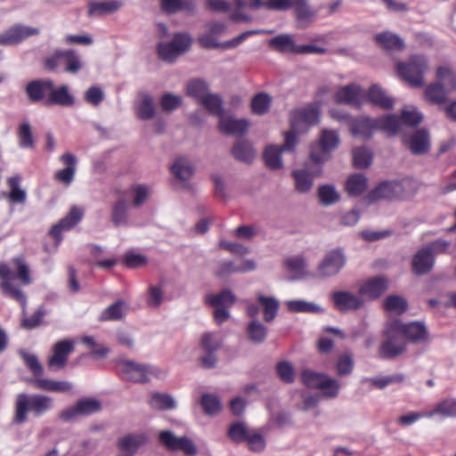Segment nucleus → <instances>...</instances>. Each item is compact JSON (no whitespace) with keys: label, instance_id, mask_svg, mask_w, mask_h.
<instances>
[{"label":"nucleus","instance_id":"1","mask_svg":"<svg viewBox=\"0 0 456 456\" xmlns=\"http://www.w3.org/2000/svg\"><path fill=\"white\" fill-rule=\"evenodd\" d=\"M320 115V107L315 103L291 111L290 130L284 134V143L281 146L269 145L264 152L266 166L271 169L281 168L283 167L281 153L294 151L297 143V136L305 133L309 126L317 124Z\"/></svg>","mask_w":456,"mask_h":456},{"label":"nucleus","instance_id":"2","mask_svg":"<svg viewBox=\"0 0 456 456\" xmlns=\"http://www.w3.org/2000/svg\"><path fill=\"white\" fill-rule=\"evenodd\" d=\"M14 280L19 281L22 285H29L32 282L29 266L21 256L13 257L10 265L5 262L0 263V289L4 297L16 300L24 308L27 297L20 287L14 283Z\"/></svg>","mask_w":456,"mask_h":456},{"label":"nucleus","instance_id":"3","mask_svg":"<svg viewBox=\"0 0 456 456\" xmlns=\"http://www.w3.org/2000/svg\"><path fill=\"white\" fill-rule=\"evenodd\" d=\"M400 122L395 115H387L380 118H370L359 117L350 121L351 133L362 140H368L377 130H380L388 135L397 134Z\"/></svg>","mask_w":456,"mask_h":456},{"label":"nucleus","instance_id":"4","mask_svg":"<svg viewBox=\"0 0 456 456\" xmlns=\"http://www.w3.org/2000/svg\"><path fill=\"white\" fill-rule=\"evenodd\" d=\"M116 370L123 380L134 383H148L152 378L163 379L166 376V372L156 365L128 359H118Z\"/></svg>","mask_w":456,"mask_h":456},{"label":"nucleus","instance_id":"5","mask_svg":"<svg viewBox=\"0 0 456 456\" xmlns=\"http://www.w3.org/2000/svg\"><path fill=\"white\" fill-rule=\"evenodd\" d=\"M52 407L53 400L48 396L20 394L16 398L13 421L17 424H21L27 419L28 411H31L37 416H39L49 411Z\"/></svg>","mask_w":456,"mask_h":456},{"label":"nucleus","instance_id":"6","mask_svg":"<svg viewBox=\"0 0 456 456\" xmlns=\"http://www.w3.org/2000/svg\"><path fill=\"white\" fill-rule=\"evenodd\" d=\"M428 68V59L419 54L411 55L406 62L396 63L398 76L412 87H420L424 85V75Z\"/></svg>","mask_w":456,"mask_h":456},{"label":"nucleus","instance_id":"7","mask_svg":"<svg viewBox=\"0 0 456 456\" xmlns=\"http://www.w3.org/2000/svg\"><path fill=\"white\" fill-rule=\"evenodd\" d=\"M340 138L337 131L332 129H322L320 133L318 142L310 149V159L316 164H323L330 159L332 151L338 148Z\"/></svg>","mask_w":456,"mask_h":456},{"label":"nucleus","instance_id":"8","mask_svg":"<svg viewBox=\"0 0 456 456\" xmlns=\"http://www.w3.org/2000/svg\"><path fill=\"white\" fill-rule=\"evenodd\" d=\"M191 37L187 33H177L171 42H161L158 45V53L166 61H174L179 55L190 48Z\"/></svg>","mask_w":456,"mask_h":456},{"label":"nucleus","instance_id":"9","mask_svg":"<svg viewBox=\"0 0 456 456\" xmlns=\"http://www.w3.org/2000/svg\"><path fill=\"white\" fill-rule=\"evenodd\" d=\"M346 263L345 253L340 248L329 251L318 265L315 276L321 279L337 275L344 268Z\"/></svg>","mask_w":456,"mask_h":456},{"label":"nucleus","instance_id":"10","mask_svg":"<svg viewBox=\"0 0 456 456\" xmlns=\"http://www.w3.org/2000/svg\"><path fill=\"white\" fill-rule=\"evenodd\" d=\"M265 33H272L270 30H262V29H253V30H248L238 37L226 41L224 43H218L217 38L215 35L211 34L208 29L205 33H203L199 37V43L200 45L204 48H223V49H230V48H235L238 45H240L244 40H246L248 37L253 35H258V34H265Z\"/></svg>","mask_w":456,"mask_h":456},{"label":"nucleus","instance_id":"11","mask_svg":"<svg viewBox=\"0 0 456 456\" xmlns=\"http://www.w3.org/2000/svg\"><path fill=\"white\" fill-rule=\"evenodd\" d=\"M397 324L393 323L386 331L387 338L379 347V354L385 359H391L403 354L405 343L400 338Z\"/></svg>","mask_w":456,"mask_h":456},{"label":"nucleus","instance_id":"12","mask_svg":"<svg viewBox=\"0 0 456 456\" xmlns=\"http://www.w3.org/2000/svg\"><path fill=\"white\" fill-rule=\"evenodd\" d=\"M37 28L22 24H15L8 29L0 32V45L10 46L20 44L26 38L39 34Z\"/></svg>","mask_w":456,"mask_h":456},{"label":"nucleus","instance_id":"13","mask_svg":"<svg viewBox=\"0 0 456 456\" xmlns=\"http://www.w3.org/2000/svg\"><path fill=\"white\" fill-rule=\"evenodd\" d=\"M84 216V209L80 207L74 206L70 208L69 212L66 216L61 219L57 224L53 225L49 231V235L52 236L55 240V248H57L62 240L61 233L66 231L72 229L77 224H78Z\"/></svg>","mask_w":456,"mask_h":456},{"label":"nucleus","instance_id":"14","mask_svg":"<svg viewBox=\"0 0 456 456\" xmlns=\"http://www.w3.org/2000/svg\"><path fill=\"white\" fill-rule=\"evenodd\" d=\"M74 351V343L70 339L58 341L53 346V354L48 358V367L53 370L63 369L69 355Z\"/></svg>","mask_w":456,"mask_h":456},{"label":"nucleus","instance_id":"15","mask_svg":"<svg viewBox=\"0 0 456 456\" xmlns=\"http://www.w3.org/2000/svg\"><path fill=\"white\" fill-rule=\"evenodd\" d=\"M388 281L383 276L372 277L361 284L358 293L363 298V302L379 298L387 289Z\"/></svg>","mask_w":456,"mask_h":456},{"label":"nucleus","instance_id":"16","mask_svg":"<svg viewBox=\"0 0 456 456\" xmlns=\"http://www.w3.org/2000/svg\"><path fill=\"white\" fill-rule=\"evenodd\" d=\"M335 307L340 312L355 311L364 306L363 298L360 294L350 291H336L331 295Z\"/></svg>","mask_w":456,"mask_h":456},{"label":"nucleus","instance_id":"17","mask_svg":"<svg viewBox=\"0 0 456 456\" xmlns=\"http://www.w3.org/2000/svg\"><path fill=\"white\" fill-rule=\"evenodd\" d=\"M321 173V167L313 170L307 166L293 170L292 177L295 182L296 190L300 193L309 192L314 186V179L320 176Z\"/></svg>","mask_w":456,"mask_h":456},{"label":"nucleus","instance_id":"18","mask_svg":"<svg viewBox=\"0 0 456 456\" xmlns=\"http://www.w3.org/2000/svg\"><path fill=\"white\" fill-rule=\"evenodd\" d=\"M249 122L245 118H236L232 115H221L218 129L227 135H243L248 132Z\"/></svg>","mask_w":456,"mask_h":456},{"label":"nucleus","instance_id":"19","mask_svg":"<svg viewBox=\"0 0 456 456\" xmlns=\"http://www.w3.org/2000/svg\"><path fill=\"white\" fill-rule=\"evenodd\" d=\"M336 102L354 107H361L364 101L362 89L356 84H350L338 89L335 94Z\"/></svg>","mask_w":456,"mask_h":456},{"label":"nucleus","instance_id":"20","mask_svg":"<svg viewBox=\"0 0 456 456\" xmlns=\"http://www.w3.org/2000/svg\"><path fill=\"white\" fill-rule=\"evenodd\" d=\"M400 334H403L406 339L412 343H424L428 339V331L425 324L421 322H412L406 324L395 322Z\"/></svg>","mask_w":456,"mask_h":456},{"label":"nucleus","instance_id":"21","mask_svg":"<svg viewBox=\"0 0 456 456\" xmlns=\"http://www.w3.org/2000/svg\"><path fill=\"white\" fill-rule=\"evenodd\" d=\"M436 263L435 256L425 247H421L413 256L411 261L412 271L417 275L428 273Z\"/></svg>","mask_w":456,"mask_h":456},{"label":"nucleus","instance_id":"22","mask_svg":"<svg viewBox=\"0 0 456 456\" xmlns=\"http://www.w3.org/2000/svg\"><path fill=\"white\" fill-rule=\"evenodd\" d=\"M403 143L415 155L426 153L429 149V135L427 130L420 129L409 137L404 136Z\"/></svg>","mask_w":456,"mask_h":456},{"label":"nucleus","instance_id":"23","mask_svg":"<svg viewBox=\"0 0 456 456\" xmlns=\"http://www.w3.org/2000/svg\"><path fill=\"white\" fill-rule=\"evenodd\" d=\"M60 159L67 167L57 171L54 179L65 185H69L74 180L77 158L72 153L66 152L61 156Z\"/></svg>","mask_w":456,"mask_h":456},{"label":"nucleus","instance_id":"24","mask_svg":"<svg viewBox=\"0 0 456 456\" xmlns=\"http://www.w3.org/2000/svg\"><path fill=\"white\" fill-rule=\"evenodd\" d=\"M52 87L53 81L51 79H37L28 83L25 92L30 102H38L45 99Z\"/></svg>","mask_w":456,"mask_h":456},{"label":"nucleus","instance_id":"25","mask_svg":"<svg viewBox=\"0 0 456 456\" xmlns=\"http://www.w3.org/2000/svg\"><path fill=\"white\" fill-rule=\"evenodd\" d=\"M123 3L120 0H93L88 3V16L97 17L117 12Z\"/></svg>","mask_w":456,"mask_h":456},{"label":"nucleus","instance_id":"26","mask_svg":"<svg viewBox=\"0 0 456 456\" xmlns=\"http://www.w3.org/2000/svg\"><path fill=\"white\" fill-rule=\"evenodd\" d=\"M427 418L438 417L441 419L456 418V399L446 398L438 402L432 410L427 411Z\"/></svg>","mask_w":456,"mask_h":456},{"label":"nucleus","instance_id":"27","mask_svg":"<svg viewBox=\"0 0 456 456\" xmlns=\"http://www.w3.org/2000/svg\"><path fill=\"white\" fill-rule=\"evenodd\" d=\"M45 104L71 106L74 104V97L69 94L68 86L62 85L55 88L53 84V87L49 89L47 98L45 99Z\"/></svg>","mask_w":456,"mask_h":456},{"label":"nucleus","instance_id":"28","mask_svg":"<svg viewBox=\"0 0 456 456\" xmlns=\"http://www.w3.org/2000/svg\"><path fill=\"white\" fill-rule=\"evenodd\" d=\"M36 388L58 393H68L73 388V384L65 380L36 378L30 381Z\"/></svg>","mask_w":456,"mask_h":456},{"label":"nucleus","instance_id":"29","mask_svg":"<svg viewBox=\"0 0 456 456\" xmlns=\"http://www.w3.org/2000/svg\"><path fill=\"white\" fill-rule=\"evenodd\" d=\"M232 155L240 162L251 163L256 157L253 144L248 140H238L232 148Z\"/></svg>","mask_w":456,"mask_h":456},{"label":"nucleus","instance_id":"30","mask_svg":"<svg viewBox=\"0 0 456 456\" xmlns=\"http://www.w3.org/2000/svg\"><path fill=\"white\" fill-rule=\"evenodd\" d=\"M366 100L384 110H390L395 104L394 99L389 97L379 85L370 87Z\"/></svg>","mask_w":456,"mask_h":456},{"label":"nucleus","instance_id":"31","mask_svg":"<svg viewBox=\"0 0 456 456\" xmlns=\"http://www.w3.org/2000/svg\"><path fill=\"white\" fill-rule=\"evenodd\" d=\"M147 441L148 437L145 434H130L119 439L118 447L123 452L132 455Z\"/></svg>","mask_w":456,"mask_h":456},{"label":"nucleus","instance_id":"32","mask_svg":"<svg viewBox=\"0 0 456 456\" xmlns=\"http://www.w3.org/2000/svg\"><path fill=\"white\" fill-rule=\"evenodd\" d=\"M296 17L300 28L308 26L314 20L316 12L308 4L306 0H292Z\"/></svg>","mask_w":456,"mask_h":456},{"label":"nucleus","instance_id":"33","mask_svg":"<svg viewBox=\"0 0 456 456\" xmlns=\"http://www.w3.org/2000/svg\"><path fill=\"white\" fill-rule=\"evenodd\" d=\"M375 41L380 47L387 51H402L404 48L403 40L390 31L377 34Z\"/></svg>","mask_w":456,"mask_h":456},{"label":"nucleus","instance_id":"34","mask_svg":"<svg viewBox=\"0 0 456 456\" xmlns=\"http://www.w3.org/2000/svg\"><path fill=\"white\" fill-rule=\"evenodd\" d=\"M129 206L125 198L120 197L112 206L111 221L115 226L129 224Z\"/></svg>","mask_w":456,"mask_h":456},{"label":"nucleus","instance_id":"35","mask_svg":"<svg viewBox=\"0 0 456 456\" xmlns=\"http://www.w3.org/2000/svg\"><path fill=\"white\" fill-rule=\"evenodd\" d=\"M366 200L370 203L381 200H396L393 181L380 183L368 194Z\"/></svg>","mask_w":456,"mask_h":456},{"label":"nucleus","instance_id":"36","mask_svg":"<svg viewBox=\"0 0 456 456\" xmlns=\"http://www.w3.org/2000/svg\"><path fill=\"white\" fill-rule=\"evenodd\" d=\"M396 200H403L411 197L419 189L418 182L411 177H405L400 181H393Z\"/></svg>","mask_w":456,"mask_h":456},{"label":"nucleus","instance_id":"37","mask_svg":"<svg viewBox=\"0 0 456 456\" xmlns=\"http://www.w3.org/2000/svg\"><path fill=\"white\" fill-rule=\"evenodd\" d=\"M160 3L161 10L172 14L180 11L192 12L196 9L194 0H158Z\"/></svg>","mask_w":456,"mask_h":456},{"label":"nucleus","instance_id":"38","mask_svg":"<svg viewBox=\"0 0 456 456\" xmlns=\"http://www.w3.org/2000/svg\"><path fill=\"white\" fill-rule=\"evenodd\" d=\"M256 299L263 308L264 320L266 322H273L278 314L279 301L274 297H267L262 294H257Z\"/></svg>","mask_w":456,"mask_h":456},{"label":"nucleus","instance_id":"39","mask_svg":"<svg viewBox=\"0 0 456 456\" xmlns=\"http://www.w3.org/2000/svg\"><path fill=\"white\" fill-rule=\"evenodd\" d=\"M284 265L292 279H300L308 274L305 259L301 256L288 257Z\"/></svg>","mask_w":456,"mask_h":456},{"label":"nucleus","instance_id":"40","mask_svg":"<svg viewBox=\"0 0 456 456\" xmlns=\"http://www.w3.org/2000/svg\"><path fill=\"white\" fill-rule=\"evenodd\" d=\"M450 94L443 85L437 82L428 86L425 89L426 99L436 105L445 103Z\"/></svg>","mask_w":456,"mask_h":456},{"label":"nucleus","instance_id":"41","mask_svg":"<svg viewBox=\"0 0 456 456\" xmlns=\"http://www.w3.org/2000/svg\"><path fill=\"white\" fill-rule=\"evenodd\" d=\"M237 10L232 15V20L235 22L249 21L250 18L242 14L241 10L244 8L258 9L265 7L266 1L264 0H234Z\"/></svg>","mask_w":456,"mask_h":456},{"label":"nucleus","instance_id":"42","mask_svg":"<svg viewBox=\"0 0 456 456\" xmlns=\"http://www.w3.org/2000/svg\"><path fill=\"white\" fill-rule=\"evenodd\" d=\"M270 46L281 53H297L298 46L288 34L279 35L269 41Z\"/></svg>","mask_w":456,"mask_h":456},{"label":"nucleus","instance_id":"43","mask_svg":"<svg viewBox=\"0 0 456 456\" xmlns=\"http://www.w3.org/2000/svg\"><path fill=\"white\" fill-rule=\"evenodd\" d=\"M285 305L288 310L293 313L320 314L323 312L321 305L302 299L288 300Z\"/></svg>","mask_w":456,"mask_h":456},{"label":"nucleus","instance_id":"44","mask_svg":"<svg viewBox=\"0 0 456 456\" xmlns=\"http://www.w3.org/2000/svg\"><path fill=\"white\" fill-rule=\"evenodd\" d=\"M235 301L236 297L230 289H224L218 294H210L206 297V302L211 306L229 308Z\"/></svg>","mask_w":456,"mask_h":456},{"label":"nucleus","instance_id":"45","mask_svg":"<svg viewBox=\"0 0 456 456\" xmlns=\"http://www.w3.org/2000/svg\"><path fill=\"white\" fill-rule=\"evenodd\" d=\"M18 145L21 149H34L36 146L32 128L28 121L21 122L17 129Z\"/></svg>","mask_w":456,"mask_h":456},{"label":"nucleus","instance_id":"46","mask_svg":"<svg viewBox=\"0 0 456 456\" xmlns=\"http://www.w3.org/2000/svg\"><path fill=\"white\" fill-rule=\"evenodd\" d=\"M437 83L450 92H456V74L448 66H440L436 70Z\"/></svg>","mask_w":456,"mask_h":456},{"label":"nucleus","instance_id":"47","mask_svg":"<svg viewBox=\"0 0 456 456\" xmlns=\"http://www.w3.org/2000/svg\"><path fill=\"white\" fill-rule=\"evenodd\" d=\"M136 116L142 120L151 119L155 115L153 98L143 94L135 106Z\"/></svg>","mask_w":456,"mask_h":456},{"label":"nucleus","instance_id":"48","mask_svg":"<svg viewBox=\"0 0 456 456\" xmlns=\"http://www.w3.org/2000/svg\"><path fill=\"white\" fill-rule=\"evenodd\" d=\"M20 180L21 178L20 175L9 177L7 180L11 191L8 194L4 192L3 195L4 197H9L12 203H23L26 200L27 193L20 187Z\"/></svg>","mask_w":456,"mask_h":456},{"label":"nucleus","instance_id":"49","mask_svg":"<svg viewBox=\"0 0 456 456\" xmlns=\"http://www.w3.org/2000/svg\"><path fill=\"white\" fill-rule=\"evenodd\" d=\"M340 388L341 385L339 381L326 374L320 383L318 390L321 391L324 398L334 399L338 396Z\"/></svg>","mask_w":456,"mask_h":456},{"label":"nucleus","instance_id":"50","mask_svg":"<svg viewBox=\"0 0 456 456\" xmlns=\"http://www.w3.org/2000/svg\"><path fill=\"white\" fill-rule=\"evenodd\" d=\"M172 174L182 181L190 179L193 174V167L186 158H178L171 166Z\"/></svg>","mask_w":456,"mask_h":456},{"label":"nucleus","instance_id":"51","mask_svg":"<svg viewBox=\"0 0 456 456\" xmlns=\"http://www.w3.org/2000/svg\"><path fill=\"white\" fill-rule=\"evenodd\" d=\"M165 299V286L162 283L151 284L148 288L146 303L151 308H159Z\"/></svg>","mask_w":456,"mask_h":456},{"label":"nucleus","instance_id":"52","mask_svg":"<svg viewBox=\"0 0 456 456\" xmlns=\"http://www.w3.org/2000/svg\"><path fill=\"white\" fill-rule=\"evenodd\" d=\"M395 118L399 120L400 125L397 133L402 129V126H416L422 120V115L413 106L405 107L401 113V117Z\"/></svg>","mask_w":456,"mask_h":456},{"label":"nucleus","instance_id":"53","mask_svg":"<svg viewBox=\"0 0 456 456\" xmlns=\"http://www.w3.org/2000/svg\"><path fill=\"white\" fill-rule=\"evenodd\" d=\"M209 93L208 86L203 79H191L186 86L187 95L196 99L199 102Z\"/></svg>","mask_w":456,"mask_h":456},{"label":"nucleus","instance_id":"54","mask_svg":"<svg viewBox=\"0 0 456 456\" xmlns=\"http://www.w3.org/2000/svg\"><path fill=\"white\" fill-rule=\"evenodd\" d=\"M149 403L155 410H170L175 407V400L167 394L152 393Z\"/></svg>","mask_w":456,"mask_h":456},{"label":"nucleus","instance_id":"55","mask_svg":"<svg viewBox=\"0 0 456 456\" xmlns=\"http://www.w3.org/2000/svg\"><path fill=\"white\" fill-rule=\"evenodd\" d=\"M367 188V179L363 175L354 174L346 182V189L349 195L359 196Z\"/></svg>","mask_w":456,"mask_h":456},{"label":"nucleus","instance_id":"56","mask_svg":"<svg viewBox=\"0 0 456 456\" xmlns=\"http://www.w3.org/2000/svg\"><path fill=\"white\" fill-rule=\"evenodd\" d=\"M267 328L258 320H252L247 328V333L251 341L256 344H261L267 336Z\"/></svg>","mask_w":456,"mask_h":456},{"label":"nucleus","instance_id":"57","mask_svg":"<svg viewBox=\"0 0 456 456\" xmlns=\"http://www.w3.org/2000/svg\"><path fill=\"white\" fill-rule=\"evenodd\" d=\"M200 103L203 105L210 114L216 115L218 118L223 115V101L218 94L208 93Z\"/></svg>","mask_w":456,"mask_h":456},{"label":"nucleus","instance_id":"58","mask_svg":"<svg viewBox=\"0 0 456 456\" xmlns=\"http://www.w3.org/2000/svg\"><path fill=\"white\" fill-rule=\"evenodd\" d=\"M125 307L124 301H118L102 312L100 320L103 322L121 320L125 314Z\"/></svg>","mask_w":456,"mask_h":456},{"label":"nucleus","instance_id":"59","mask_svg":"<svg viewBox=\"0 0 456 456\" xmlns=\"http://www.w3.org/2000/svg\"><path fill=\"white\" fill-rule=\"evenodd\" d=\"M354 367V362L353 355L351 354H340L335 364V370L338 376L345 377L350 375Z\"/></svg>","mask_w":456,"mask_h":456},{"label":"nucleus","instance_id":"60","mask_svg":"<svg viewBox=\"0 0 456 456\" xmlns=\"http://www.w3.org/2000/svg\"><path fill=\"white\" fill-rule=\"evenodd\" d=\"M63 62L65 64V71L76 74L83 67L80 56L74 50H64Z\"/></svg>","mask_w":456,"mask_h":456},{"label":"nucleus","instance_id":"61","mask_svg":"<svg viewBox=\"0 0 456 456\" xmlns=\"http://www.w3.org/2000/svg\"><path fill=\"white\" fill-rule=\"evenodd\" d=\"M271 106V97L265 93L256 94L251 101V110L256 115H264L268 112Z\"/></svg>","mask_w":456,"mask_h":456},{"label":"nucleus","instance_id":"62","mask_svg":"<svg viewBox=\"0 0 456 456\" xmlns=\"http://www.w3.org/2000/svg\"><path fill=\"white\" fill-rule=\"evenodd\" d=\"M128 195L133 206L138 208L147 200L150 195V189L142 184H135L130 188Z\"/></svg>","mask_w":456,"mask_h":456},{"label":"nucleus","instance_id":"63","mask_svg":"<svg viewBox=\"0 0 456 456\" xmlns=\"http://www.w3.org/2000/svg\"><path fill=\"white\" fill-rule=\"evenodd\" d=\"M81 416H88L101 411L102 403L95 398H84L77 403Z\"/></svg>","mask_w":456,"mask_h":456},{"label":"nucleus","instance_id":"64","mask_svg":"<svg viewBox=\"0 0 456 456\" xmlns=\"http://www.w3.org/2000/svg\"><path fill=\"white\" fill-rule=\"evenodd\" d=\"M318 196L322 204L330 206L339 200V194L334 186L330 184L322 185L318 189Z\"/></svg>","mask_w":456,"mask_h":456}]
</instances>
